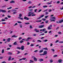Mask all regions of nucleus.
<instances>
[{
	"instance_id": "obj_1",
	"label": "nucleus",
	"mask_w": 63,
	"mask_h": 63,
	"mask_svg": "<svg viewBox=\"0 0 63 63\" xmlns=\"http://www.w3.org/2000/svg\"><path fill=\"white\" fill-rule=\"evenodd\" d=\"M29 15H28V16H31V15H33V14H34V13L32 12H30L28 13Z\"/></svg>"
},
{
	"instance_id": "obj_2",
	"label": "nucleus",
	"mask_w": 63,
	"mask_h": 63,
	"mask_svg": "<svg viewBox=\"0 0 63 63\" xmlns=\"http://www.w3.org/2000/svg\"><path fill=\"white\" fill-rule=\"evenodd\" d=\"M19 17H18V18H19V19H21V20H23V18H21V17L22 16V14L21 13H20L19 15Z\"/></svg>"
},
{
	"instance_id": "obj_3",
	"label": "nucleus",
	"mask_w": 63,
	"mask_h": 63,
	"mask_svg": "<svg viewBox=\"0 0 63 63\" xmlns=\"http://www.w3.org/2000/svg\"><path fill=\"white\" fill-rule=\"evenodd\" d=\"M46 54H47V51H45L43 52V55H46Z\"/></svg>"
},
{
	"instance_id": "obj_4",
	"label": "nucleus",
	"mask_w": 63,
	"mask_h": 63,
	"mask_svg": "<svg viewBox=\"0 0 63 63\" xmlns=\"http://www.w3.org/2000/svg\"><path fill=\"white\" fill-rule=\"evenodd\" d=\"M21 50H24V46H22L21 47Z\"/></svg>"
},
{
	"instance_id": "obj_5",
	"label": "nucleus",
	"mask_w": 63,
	"mask_h": 63,
	"mask_svg": "<svg viewBox=\"0 0 63 63\" xmlns=\"http://www.w3.org/2000/svg\"><path fill=\"white\" fill-rule=\"evenodd\" d=\"M44 27V25H43L40 26H39L38 27L39 28H43V27Z\"/></svg>"
},
{
	"instance_id": "obj_6",
	"label": "nucleus",
	"mask_w": 63,
	"mask_h": 63,
	"mask_svg": "<svg viewBox=\"0 0 63 63\" xmlns=\"http://www.w3.org/2000/svg\"><path fill=\"white\" fill-rule=\"evenodd\" d=\"M32 39V38H31L28 37L27 38V39L26 40V41H29V40H30V39Z\"/></svg>"
},
{
	"instance_id": "obj_7",
	"label": "nucleus",
	"mask_w": 63,
	"mask_h": 63,
	"mask_svg": "<svg viewBox=\"0 0 63 63\" xmlns=\"http://www.w3.org/2000/svg\"><path fill=\"white\" fill-rule=\"evenodd\" d=\"M24 19H26V20H29V18H27V17L25 16L24 17Z\"/></svg>"
},
{
	"instance_id": "obj_8",
	"label": "nucleus",
	"mask_w": 63,
	"mask_h": 63,
	"mask_svg": "<svg viewBox=\"0 0 63 63\" xmlns=\"http://www.w3.org/2000/svg\"><path fill=\"white\" fill-rule=\"evenodd\" d=\"M44 16V15H41L40 17L37 18L38 19H40V18H41V17H43Z\"/></svg>"
},
{
	"instance_id": "obj_9",
	"label": "nucleus",
	"mask_w": 63,
	"mask_h": 63,
	"mask_svg": "<svg viewBox=\"0 0 63 63\" xmlns=\"http://www.w3.org/2000/svg\"><path fill=\"white\" fill-rule=\"evenodd\" d=\"M44 61V60L42 59H40L38 60L39 61H40V62H42V61Z\"/></svg>"
},
{
	"instance_id": "obj_10",
	"label": "nucleus",
	"mask_w": 63,
	"mask_h": 63,
	"mask_svg": "<svg viewBox=\"0 0 63 63\" xmlns=\"http://www.w3.org/2000/svg\"><path fill=\"white\" fill-rule=\"evenodd\" d=\"M15 3V2L14 0H12L10 2V4L12 3H13V4L14 3Z\"/></svg>"
},
{
	"instance_id": "obj_11",
	"label": "nucleus",
	"mask_w": 63,
	"mask_h": 63,
	"mask_svg": "<svg viewBox=\"0 0 63 63\" xmlns=\"http://www.w3.org/2000/svg\"><path fill=\"white\" fill-rule=\"evenodd\" d=\"M33 60L34 61H37V59L35 57L34 58Z\"/></svg>"
},
{
	"instance_id": "obj_12",
	"label": "nucleus",
	"mask_w": 63,
	"mask_h": 63,
	"mask_svg": "<svg viewBox=\"0 0 63 63\" xmlns=\"http://www.w3.org/2000/svg\"><path fill=\"white\" fill-rule=\"evenodd\" d=\"M63 22V19H62V20H61L59 22V23H62V22Z\"/></svg>"
},
{
	"instance_id": "obj_13",
	"label": "nucleus",
	"mask_w": 63,
	"mask_h": 63,
	"mask_svg": "<svg viewBox=\"0 0 63 63\" xmlns=\"http://www.w3.org/2000/svg\"><path fill=\"white\" fill-rule=\"evenodd\" d=\"M46 30V29H44L43 30L41 29L40 30V31H42L43 32H44V31H46V30Z\"/></svg>"
},
{
	"instance_id": "obj_14",
	"label": "nucleus",
	"mask_w": 63,
	"mask_h": 63,
	"mask_svg": "<svg viewBox=\"0 0 63 63\" xmlns=\"http://www.w3.org/2000/svg\"><path fill=\"white\" fill-rule=\"evenodd\" d=\"M2 13H6V11L5 10H2Z\"/></svg>"
},
{
	"instance_id": "obj_15",
	"label": "nucleus",
	"mask_w": 63,
	"mask_h": 63,
	"mask_svg": "<svg viewBox=\"0 0 63 63\" xmlns=\"http://www.w3.org/2000/svg\"><path fill=\"white\" fill-rule=\"evenodd\" d=\"M62 60L60 59L58 60V62L59 63H61V62H62Z\"/></svg>"
},
{
	"instance_id": "obj_16",
	"label": "nucleus",
	"mask_w": 63,
	"mask_h": 63,
	"mask_svg": "<svg viewBox=\"0 0 63 63\" xmlns=\"http://www.w3.org/2000/svg\"><path fill=\"white\" fill-rule=\"evenodd\" d=\"M12 37L13 38L14 37V38H16L17 37V36H15V35H14L12 36Z\"/></svg>"
},
{
	"instance_id": "obj_17",
	"label": "nucleus",
	"mask_w": 63,
	"mask_h": 63,
	"mask_svg": "<svg viewBox=\"0 0 63 63\" xmlns=\"http://www.w3.org/2000/svg\"><path fill=\"white\" fill-rule=\"evenodd\" d=\"M11 56H10L9 57V58L8 59V61H10L11 60Z\"/></svg>"
},
{
	"instance_id": "obj_18",
	"label": "nucleus",
	"mask_w": 63,
	"mask_h": 63,
	"mask_svg": "<svg viewBox=\"0 0 63 63\" xmlns=\"http://www.w3.org/2000/svg\"><path fill=\"white\" fill-rule=\"evenodd\" d=\"M7 53L9 55H12V53L11 52H8Z\"/></svg>"
},
{
	"instance_id": "obj_19",
	"label": "nucleus",
	"mask_w": 63,
	"mask_h": 63,
	"mask_svg": "<svg viewBox=\"0 0 63 63\" xmlns=\"http://www.w3.org/2000/svg\"><path fill=\"white\" fill-rule=\"evenodd\" d=\"M42 21L41 20H38V21H36V22H41V21Z\"/></svg>"
},
{
	"instance_id": "obj_20",
	"label": "nucleus",
	"mask_w": 63,
	"mask_h": 63,
	"mask_svg": "<svg viewBox=\"0 0 63 63\" xmlns=\"http://www.w3.org/2000/svg\"><path fill=\"white\" fill-rule=\"evenodd\" d=\"M14 45H17V43H16V42H14L13 44Z\"/></svg>"
},
{
	"instance_id": "obj_21",
	"label": "nucleus",
	"mask_w": 63,
	"mask_h": 63,
	"mask_svg": "<svg viewBox=\"0 0 63 63\" xmlns=\"http://www.w3.org/2000/svg\"><path fill=\"white\" fill-rule=\"evenodd\" d=\"M50 21H54V22H55V20H53V19H50Z\"/></svg>"
},
{
	"instance_id": "obj_22",
	"label": "nucleus",
	"mask_w": 63,
	"mask_h": 63,
	"mask_svg": "<svg viewBox=\"0 0 63 63\" xmlns=\"http://www.w3.org/2000/svg\"><path fill=\"white\" fill-rule=\"evenodd\" d=\"M43 49H45V50H48L47 48H43Z\"/></svg>"
},
{
	"instance_id": "obj_23",
	"label": "nucleus",
	"mask_w": 63,
	"mask_h": 63,
	"mask_svg": "<svg viewBox=\"0 0 63 63\" xmlns=\"http://www.w3.org/2000/svg\"><path fill=\"white\" fill-rule=\"evenodd\" d=\"M24 42L23 41L21 40L20 41V44H22V43H23Z\"/></svg>"
},
{
	"instance_id": "obj_24",
	"label": "nucleus",
	"mask_w": 63,
	"mask_h": 63,
	"mask_svg": "<svg viewBox=\"0 0 63 63\" xmlns=\"http://www.w3.org/2000/svg\"><path fill=\"white\" fill-rule=\"evenodd\" d=\"M43 52V50H40L39 51V52H40V53Z\"/></svg>"
},
{
	"instance_id": "obj_25",
	"label": "nucleus",
	"mask_w": 63,
	"mask_h": 63,
	"mask_svg": "<svg viewBox=\"0 0 63 63\" xmlns=\"http://www.w3.org/2000/svg\"><path fill=\"white\" fill-rule=\"evenodd\" d=\"M2 53H3L4 52V49H2Z\"/></svg>"
},
{
	"instance_id": "obj_26",
	"label": "nucleus",
	"mask_w": 63,
	"mask_h": 63,
	"mask_svg": "<svg viewBox=\"0 0 63 63\" xmlns=\"http://www.w3.org/2000/svg\"><path fill=\"white\" fill-rule=\"evenodd\" d=\"M47 29H48V30H50L51 29V28L49 26L48 27Z\"/></svg>"
},
{
	"instance_id": "obj_27",
	"label": "nucleus",
	"mask_w": 63,
	"mask_h": 63,
	"mask_svg": "<svg viewBox=\"0 0 63 63\" xmlns=\"http://www.w3.org/2000/svg\"><path fill=\"white\" fill-rule=\"evenodd\" d=\"M37 42H39V43H41L42 42V41H41L40 40H38L37 41Z\"/></svg>"
},
{
	"instance_id": "obj_28",
	"label": "nucleus",
	"mask_w": 63,
	"mask_h": 63,
	"mask_svg": "<svg viewBox=\"0 0 63 63\" xmlns=\"http://www.w3.org/2000/svg\"><path fill=\"white\" fill-rule=\"evenodd\" d=\"M25 24L27 25L30 24V23L29 22L25 23Z\"/></svg>"
},
{
	"instance_id": "obj_29",
	"label": "nucleus",
	"mask_w": 63,
	"mask_h": 63,
	"mask_svg": "<svg viewBox=\"0 0 63 63\" xmlns=\"http://www.w3.org/2000/svg\"><path fill=\"white\" fill-rule=\"evenodd\" d=\"M28 4H32V2L31 1H30L28 2Z\"/></svg>"
},
{
	"instance_id": "obj_30",
	"label": "nucleus",
	"mask_w": 63,
	"mask_h": 63,
	"mask_svg": "<svg viewBox=\"0 0 63 63\" xmlns=\"http://www.w3.org/2000/svg\"><path fill=\"white\" fill-rule=\"evenodd\" d=\"M47 5H45L43 6V8H47Z\"/></svg>"
},
{
	"instance_id": "obj_31",
	"label": "nucleus",
	"mask_w": 63,
	"mask_h": 63,
	"mask_svg": "<svg viewBox=\"0 0 63 63\" xmlns=\"http://www.w3.org/2000/svg\"><path fill=\"white\" fill-rule=\"evenodd\" d=\"M51 50L53 52H54V51H55V50H54V49H51Z\"/></svg>"
},
{
	"instance_id": "obj_32",
	"label": "nucleus",
	"mask_w": 63,
	"mask_h": 63,
	"mask_svg": "<svg viewBox=\"0 0 63 63\" xmlns=\"http://www.w3.org/2000/svg\"><path fill=\"white\" fill-rule=\"evenodd\" d=\"M17 12H14L13 13V15H15V14H16Z\"/></svg>"
},
{
	"instance_id": "obj_33",
	"label": "nucleus",
	"mask_w": 63,
	"mask_h": 63,
	"mask_svg": "<svg viewBox=\"0 0 63 63\" xmlns=\"http://www.w3.org/2000/svg\"><path fill=\"white\" fill-rule=\"evenodd\" d=\"M38 50H35L34 51V52H38Z\"/></svg>"
},
{
	"instance_id": "obj_34",
	"label": "nucleus",
	"mask_w": 63,
	"mask_h": 63,
	"mask_svg": "<svg viewBox=\"0 0 63 63\" xmlns=\"http://www.w3.org/2000/svg\"><path fill=\"white\" fill-rule=\"evenodd\" d=\"M17 49H21V48H20V47H17Z\"/></svg>"
},
{
	"instance_id": "obj_35",
	"label": "nucleus",
	"mask_w": 63,
	"mask_h": 63,
	"mask_svg": "<svg viewBox=\"0 0 63 63\" xmlns=\"http://www.w3.org/2000/svg\"><path fill=\"white\" fill-rule=\"evenodd\" d=\"M52 19H56L55 18V17H52Z\"/></svg>"
},
{
	"instance_id": "obj_36",
	"label": "nucleus",
	"mask_w": 63,
	"mask_h": 63,
	"mask_svg": "<svg viewBox=\"0 0 63 63\" xmlns=\"http://www.w3.org/2000/svg\"><path fill=\"white\" fill-rule=\"evenodd\" d=\"M48 40H47V39H46L44 40H43V41H44V42H47V41Z\"/></svg>"
},
{
	"instance_id": "obj_37",
	"label": "nucleus",
	"mask_w": 63,
	"mask_h": 63,
	"mask_svg": "<svg viewBox=\"0 0 63 63\" xmlns=\"http://www.w3.org/2000/svg\"><path fill=\"white\" fill-rule=\"evenodd\" d=\"M60 3V1H58L57 2V4H59Z\"/></svg>"
},
{
	"instance_id": "obj_38",
	"label": "nucleus",
	"mask_w": 63,
	"mask_h": 63,
	"mask_svg": "<svg viewBox=\"0 0 63 63\" xmlns=\"http://www.w3.org/2000/svg\"><path fill=\"white\" fill-rule=\"evenodd\" d=\"M41 11H42V9H40L38 11V13H40V12H41Z\"/></svg>"
},
{
	"instance_id": "obj_39",
	"label": "nucleus",
	"mask_w": 63,
	"mask_h": 63,
	"mask_svg": "<svg viewBox=\"0 0 63 63\" xmlns=\"http://www.w3.org/2000/svg\"><path fill=\"white\" fill-rule=\"evenodd\" d=\"M51 11H52V10H51V9H49V10L48 12H51Z\"/></svg>"
},
{
	"instance_id": "obj_40",
	"label": "nucleus",
	"mask_w": 63,
	"mask_h": 63,
	"mask_svg": "<svg viewBox=\"0 0 63 63\" xmlns=\"http://www.w3.org/2000/svg\"><path fill=\"white\" fill-rule=\"evenodd\" d=\"M50 63H52V62H53V61L52 60H50Z\"/></svg>"
},
{
	"instance_id": "obj_41",
	"label": "nucleus",
	"mask_w": 63,
	"mask_h": 63,
	"mask_svg": "<svg viewBox=\"0 0 63 63\" xmlns=\"http://www.w3.org/2000/svg\"><path fill=\"white\" fill-rule=\"evenodd\" d=\"M48 17V16H46L45 17V18H47V17Z\"/></svg>"
},
{
	"instance_id": "obj_42",
	"label": "nucleus",
	"mask_w": 63,
	"mask_h": 63,
	"mask_svg": "<svg viewBox=\"0 0 63 63\" xmlns=\"http://www.w3.org/2000/svg\"><path fill=\"white\" fill-rule=\"evenodd\" d=\"M1 21H6V20H5V19H2L1 20Z\"/></svg>"
},
{
	"instance_id": "obj_43",
	"label": "nucleus",
	"mask_w": 63,
	"mask_h": 63,
	"mask_svg": "<svg viewBox=\"0 0 63 63\" xmlns=\"http://www.w3.org/2000/svg\"><path fill=\"white\" fill-rule=\"evenodd\" d=\"M22 39V37H20L19 39H18V40H21V39Z\"/></svg>"
},
{
	"instance_id": "obj_44",
	"label": "nucleus",
	"mask_w": 63,
	"mask_h": 63,
	"mask_svg": "<svg viewBox=\"0 0 63 63\" xmlns=\"http://www.w3.org/2000/svg\"><path fill=\"white\" fill-rule=\"evenodd\" d=\"M30 29L33 28V27H32V25H30Z\"/></svg>"
},
{
	"instance_id": "obj_45",
	"label": "nucleus",
	"mask_w": 63,
	"mask_h": 63,
	"mask_svg": "<svg viewBox=\"0 0 63 63\" xmlns=\"http://www.w3.org/2000/svg\"><path fill=\"white\" fill-rule=\"evenodd\" d=\"M48 20H47V21H46L45 22V23H48Z\"/></svg>"
},
{
	"instance_id": "obj_46",
	"label": "nucleus",
	"mask_w": 63,
	"mask_h": 63,
	"mask_svg": "<svg viewBox=\"0 0 63 63\" xmlns=\"http://www.w3.org/2000/svg\"><path fill=\"white\" fill-rule=\"evenodd\" d=\"M7 17L8 18H10L11 17V16H10L9 15L8 16H7Z\"/></svg>"
},
{
	"instance_id": "obj_47",
	"label": "nucleus",
	"mask_w": 63,
	"mask_h": 63,
	"mask_svg": "<svg viewBox=\"0 0 63 63\" xmlns=\"http://www.w3.org/2000/svg\"><path fill=\"white\" fill-rule=\"evenodd\" d=\"M59 34H62V33L61 32H58Z\"/></svg>"
},
{
	"instance_id": "obj_48",
	"label": "nucleus",
	"mask_w": 63,
	"mask_h": 63,
	"mask_svg": "<svg viewBox=\"0 0 63 63\" xmlns=\"http://www.w3.org/2000/svg\"><path fill=\"white\" fill-rule=\"evenodd\" d=\"M32 16H36V14H33L32 15Z\"/></svg>"
},
{
	"instance_id": "obj_49",
	"label": "nucleus",
	"mask_w": 63,
	"mask_h": 63,
	"mask_svg": "<svg viewBox=\"0 0 63 63\" xmlns=\"http://www.w3.org/2000/svg\"><path fill=\"white\" fill-rule=\"evenodd\" d=\"M17 25V23H16L14 25V26H16V25Z\"/></svg>"
},
{
	"instance_id": "obj_50",
	"label": "nucleus",
	"mask_w": 63,
	"mask_h": 63,
	"mask_svg": "<svg viewBox=\"0 0 63 63\" xmlns=\"http://www.w3.org/2000/svg\"><path fill=\"white\" fill-rule=\"evenodd\" d=\"M4 19H6V20H7V19H8V18L7 17H5L4 18Z\"/></svg>"
},
{
	"instance_id": "obj_51",
	"label": "nucleus",
	"mask_w": 63,
	"mask_h": 63,
	"mask_svg": "<svg viewBox=\"0 0 63 63\" xmlns=\"http://www.w3.org/2000/svg\"><path fill=\"white\" fill-rule=\"evenodd\" d=\"M2 24H6V23L5 22H2Z\"/></svg>"
},
{
	"instance_id": "obj_52",
	"label": "nucleus",
	"mask_w": 63,
	"mask_h": 63,
	"mask_svg": "<svg viewBox=\"0 0 63 63\" xmlns=\"http://www.w3.org/2000/svg\"><path fill=\"white\" fill-rule=\"evenodd\" d=\"M63 43V41H60V42H59V43Z\"/></svg>"
},
{
	"instance_id": "obj_53",
	"label": "nucleus",
	"mask_w": 63,
	"mask_h": 63,
	"mask_svg": "<svg viewBox=\"0 0 63 63\" xmlns=\"http://www.w3.org/2000/svg\"><path fill=\"white\" fill-rule=\"evenodd\" d=\"M49 14V13L48 12H46L45 13L46 15H47V14Z\"/></svg>"
},
{
	"instance_id": "obj_54",
	"label": "nucleus",
	"mask_w": 63,
	"mask_h": 63,
	"mask_svg": "<svg viewBox=\"0 0 63 63\" xmlns=\"http://www.w3.org/2000/svg\"><path fill=\"white\" fill-rule=\"evenodd\" d=\"M12 11H13V12H14V11H16V10H15L14 9L12 10Z\"/></svg>"
},
{
	"instance_id": "obj_55",
	"label": "nucleus",
	"mask_w": 63,
	"mask_h": 63,
	"mask_svg": "<svg viewBox=\"0 0 63 63\" xmlns=\"http://www.w3.org/2000/svg\"><path fill=\"white\" fill-rule=\"evenodd\" d=\"M30 62H34V61H32V60H30Z\"/></svg>"
},
{
	"instance_id": "obj_56",
	"label": "nucleus",
	"mask_w": 63,
	"mask_h": 63,
	"mask_svg": "<svg viewBox=\"0 0 63 63\" xmlns=\"http://www.w3.org/2000/svg\"><path fill=\"white\" fill-rule=\"evenodd\" d=\"M57 55H55L54 56V57H57Z\"/></svg>"
},
{
	"instance_id": "obj_57",
	"label": "nucleus",
	"mask_w": 63,
	"mask_h": 63,
	"mask_svg": "<svg viewBox=\"0 0 63 63\" xmlns=\"http://www.w3.org/2000/svg\"><path fill=\"white\" fill-rule=\"evenodd\" d=\"M34 45H33V44H32L30 45V46H31V47H33V46Z\"/></svg>"
},
{
	"instance_id": "obj_58",
	"label": "nucleus",
	"mask_w": 63,
	"mask_h": 63,
	"mask_svg": "<svg viewBox=\"0 0 63 63\" xmlns=\"http://www.w3.org/2000/svg\"><path fill=\"white\" fill-rule=\"evenodd\" d=\"M52 45H53V44H50V47H52Z\"/></svg>"
},
{
	"instance_id": "obj_59",
	"label": "nucleus",
	"mask_w": 63,
	"mask_h": 63,
	"mask_svg": "<svg viewBox=\"0 0 63 63\" xmlns=\"http://www.w3.org/2000/svg\"><path fill=\"white\" fill-rule=\"evenodd\" d=\"M22 60H25L26 59V58H22Z\"/></svg>"
},
{
	"instance_id": "obj_60",
	"label": "nucleus",
	"mask_w": 63,
	"mask_h": 63,
	"mask_svg": "<svg viewBox=\"0 0 63 63\" xmlns=\"http://www.w3.org/2000/svg\"><path fill=\"white\" fill-rule=\"evenodd\" d=\"M59 42V40H57L55 42V43H57V42Z\"/></svg>"
},
{
	"instance_id": "obj_61",
	"label": "nucleus",
	"mask_w": 63,
	"mask_h": 63,
	"mask_svg": "<svg viewBox=\"0 0 63 63\" xmlns=\"http://www.w3.org/2000/svg\"><path fill=\"white\" fill-rule=\"evenodd\" d=\"M9 47H12V45H9Z\"/></svg>"
},
{
	"instance_id": "obj_62",
	"label": "nucleus",
	"mask_w": 63,
	"mask_h": 63,
	"mask_svg": "<svg viewBox=\"0 0 63 63\" xmlns=\"http://www.w3.org/2000/svg\"><path fill=\"white\" fill-rule=\"evenodd\" d=\"M20 53V51H18L17 54H19V53Z\"/></svg>"
},
{
	"instance_id": "obj_63",
	"label": "nucleus",
	"mask_w": 63,
	"mask_h": 63,
	"mask_svg": "<svg viewBox=\"0 0 63 63\" xmlns=\"http://www.w3.org/2000/svg\"><path fill=\"white\" fill-rule=\"evenodd\" d=\"M7 50H9V49H11V48H7Z\"/></svg>"
},
{
	"instance_id": "obj_64",
	"label": "nucleus",
	"mask_w": 63,
	"mask_h": 63,
	"mask_svg": "<svg viewBox=\"0 0 63 63\" xmlns=\"http://www.w3.org/2000/svg\"><path fill=\"white\" fill-rule=\"evenodd\" d=\"M2 63H6V62L5 61L3 62Z\"/></svg>"
}]
</instances>
